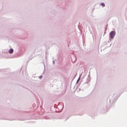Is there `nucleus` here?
<instances>
[{
    "mask_svg": "<svg viewBox=\"0 0 127 127\" xmlns=\"http://www.w3.org/2000/svg\"><path fill=\"white\" fill-rule=\"evenodd\" d=\"M9 53H10V54H11V53H13V49H10L9 51Z\"/></svg>",
    "mask_w": 127,
    "mask_h": 127,
    "instance_id": "nucleus-2",
    "label": "nucleus"
},
{
    "mask_svg": "<svg viewBox=\"0 0 127 127\" xmlns=\"http://www.w3.org/2000/svg\"><path fill=\"white\" fill-rule=\"evenodd\" d=\"M40 79H41L42 78V76H41L39 77Z\"/></svg>",
    "mask_w": 127,
    "mask_h": 127,
    "instance_id": "nucleus-4",
    "label": "nucleus"
},
{
    "mask_svg": "<svg viewBox=\"0 0 127 127\" xmlns=\"http://www.w3.org/2000/svg\"><path fill=\"white\" fill-rule=\"evenodd\" d=\"M115 35H116V32L115 31H112L110 33V38H114L115 37Z\"/></svg>",
    "mask_w": 127,
    "mask_h": 127,
    "instance_id": "nucleus-1",
    "label": "nucleus"
},
{
    "mask_svg": "<svg viewBox=\"0 0 127 127\" xmlns=\"http://www.w3.org/2000/svg\"><path fill=\"white\" fill-rule=\"evenodd\" d=\"M79 80H80V78H78L77 82H79Z\"/></svg>",
    "mask_w": 127,
    "mask_h": 127,
    "instance_id": "nucleus-5",
    "label": "nucleus"
},
{
    "mask_svg": "<svg viewBox=\"0 0 127 127\" xmlns=\"http://www.w3.org/2000/svg\"><path fill=\"white\" fill-rule=\"evenodd\" d=\"M101 5H102V6H105V4L104 3H102L101 4Z\"/></svg>",
    "mask_w": 127,
    "mask_h": 127,
    "instance_id": "nucleus-3",
    "label": "nucleus"
}]
</instances>
